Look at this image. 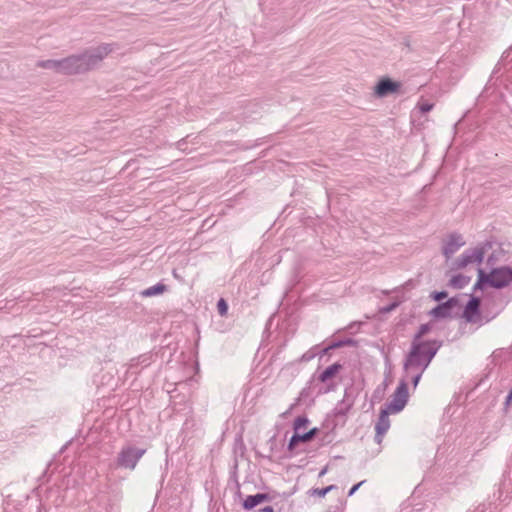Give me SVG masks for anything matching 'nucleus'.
I'll return each instance as SVG.
<instances>
[{
	"label": "nucleus",
	"mask_w": 512,
	"mask_h": 512,
	"mask_svg": "<svg viewBox=\"0 0 512 512\" xmlns=\"http://www.w3.org/2000/svg\"><path fill=\"white\" fill-rule=\"evenodd\" d=\"M116 46L115 43H103L97 47L86 49L80 54L61 59V74H81L95 68L115 50Z\"/></svg>",
	"instance_id": "f257e3e1"
},
{
	"label": "nucleus",
	"mask_w": 512,
	"mask_h": 512,
	"mask_svg": "<svg viewBox=\"0 0 512 512\" xmlns=\"http://www.w3.org/2000/svg\"><path fill=\"white\" fill-rule=\"evenodd\" d=\"M441 340H427L426 342H412L409 353L404 361V369L406 371L421 368L425 371L438 350L442 347Z\"/></svg>",
	"instance_id": "f03ea898"
},
{
	"label": "nucleus",
	"mask_w": 512,
	"mask_h": 512,
	"mask_svg": "<svg viewBox=\"0 0 512 512\" xmlns=\"http://www.w3.org/2000/svg\"><path fill=\"white\" fill-rule=\"evenodd\" d=\"M512 282V268L510 266H501L492 268L486 273L482 268L478 269L477 281L473 286V291L484 290L486 287L502 289Z\"/></svg>",
	"instance_id": "7ed1b4c3"
},
{
	"label": "nucleus",
	"mask_w": 512,
	"mask_h": 512,
	"mask_svg": "<svg viewBox=\"0 0 512 512\" xmlns=\"http://www.w3.org/2000/svg\"><path fill=\"white\" fill-rule=\"evenodd\" d=\"M145 453V448L125 445L118 452L112 466L116 469L133 471Z\"/></svg>",
	"instance_id": "20e7f679"
},
{
	"label": "nucleus",
	"mask_w": 512,
	"mask_h": 512,
	"mask_svg": "<svg viewBox=\"0 0 512 512\" xmlns=\"http://www.w3.org/2000/svg\"><path fill=\"white\" fill-rule=\"evenodd\" d=\"M492 247V243L486 241L474 248L466 249L455 261L454 268L462 269L469 264H481L488 249Z\"/></svg>",
	"instance_id": "39448f33"
},
{
	"label": "nucleus",
	"mask_w": 512,
	"mask_h": 512,
	"mask_svg": "<svg viewBox=\"0 0 512 512\" xmlns=\"http://www.w3.org/2000/svg\"><path fill=\"white\" fill-rule=\"evenodd\" d=\"M391 397V401L385 403L384 408L393 414L401 412L405 408L409 398L408 384L405 380H400Z\"/></svg>",
	"instance_id": "423d86ee"
},
{
	"label": "nucleus",
	"mask_w": 512,
	"mask_h": 512,
	"mask_svg": "<svg viewBox=\"0 0 512 512\" xmlns=\"http://www.w3.org/2000/svg\"><path fill=\"white\" fill-rule=\"evenodd\" d=\"M157 355L153 352H147L139 355L138 357L132 358L130 362L126 365V378L134 377L141 372V370L149 367L153 362H155Z\"/></svg>",
	"instance_id": "0eeeda50"
},
{
	"label": "nucleus",
	"mask_w": 512,
	"mask_h": 512,
	"mask_svg": "<svg viewBox=\"0 0 512 512\" xmlns=\"http://www.w3.org/2000/svg\"><path fill=\"white\" fill-rule=\"evenodd\" d=\"M353 405L354 399L348 395V391L346 389L343 399L339 401L333 409V416L335 418L333 420V427L345 424L346 416Z\"/></svg>",
	"instance_id": "6e6552de"
},
{
	"label": "nucleus",
	"mask_w": 512,
	"mask_h": 512,
	"mask_svg": "<svg viewBox=\"0 0 512 512\" xmlns=\"http://www.w3.org/2000/svg\"><path fill=\"white\" fill-rule=\"evenodd\" d=\"M464 245L465 241L461 234L451 233L443 243L442 253L448 260Z\"/></svg>",
	"instance_id": "1a4fd4ad"
},
{
	"label": "nucleus",
	"mask_w": 512,
	"mask_h": 512,
	"mask_svg": "<svg viewBox=\"0 0 512 512\" xmlns=\"http://www.w3.org/2000/svg\"><path fill=\"white\" fill-rule=\"evenodd\" d=\"M401 84L397 81L390 79L389 77L381 78L374 87V94L383 98L389 94H393L399 91Z\"/></svg>",
	"instance_id": "9d476101"
},
{
	"label": "nucleus",
	"mask_w": 512,
	"mask_h": 512,
	"mask_svg": "<svg viewBox=\"0 0 512 512\" xmlns=\"http://www.w3.org/2000/svg\"><path fill=\"white\" fill-rule=\"evenodd\" d=\"M391 412L384 407L381 408L378 420L375 424V437L374 440L377 444H381L383 436L390 428L389 414Z\"/></svg>",
	"instance_id": "9b49d317"
},
{
	"label": "nucleus",
	"mask_w": 512,
	"mask_h": 512,
	"mask_svg": "<svg viewBox=\"0 0 512 512\" xmlns=\"http://www.w3.org/2000/svg\"><path fill=\"white\" fill-rule=\"evenodd\" d=\"M458 305V299L451 297L445 302H441L436 305L429 314L436 319L447 318L452 315V310Z\"/></svg>",
	"instance_id": "f8f14e48"
},
{
	"label": "nucleus",
	"mask_w": 512,
	"mask_h": 512,
	"mask_svg": "<svg viewBox=\"0 0 512 512\" xmlns=\"http://www.w3.org/2000/svg\"><path fill=\"white\" fill-rule=\"evenodd\" d=\"M481 298L471 295L463 312V317L468 323H476L477 317L480 316Z\"/></svg>",
	"instance_id": "ddd939ff"
},
{
	"label": "nucleus",
	"mask_w": 512,
	"mask_h": 512,
	"mask_svg": "<svg viewBox=\"0 0 512 512\" xmlns=\"http://www.w3.org/2000/svg\"><path fill=\"white\" fill-rule=\"evenodd\" d=\"M318 431V428L314 427L305 433L294 432L288 442L287 449L293 452L299 443L311 441L318 434Z\"/></svg>",
	"instance_id": "4468645a"
},
{
	"label": "nucleus",
	"mask_w": 512,
	"mask_h": 512,
	"mask_svg": "<svg viewBox=\"0 0 512 512\" xmlns=\"http://www.w3.org/2000/svg\"><path fill=\"white\" fill-rule=\"evenodd\" d=\"M272 497L268 493H256L247 496L242 502V508L246 511H251L259 504L270 501Z\"/></svg>",
	"instance_id": "2eb2a0df"
},
{
	"label": "nucleus",
	"mask_w": 512,
	"mask_h": 512,
	"mask_svg": "<svg viewBox=\"0 0 512 512\" xmlns=\"http://www.w3.org/2000/svg\"><path fill=\"white\" fill-rule=\"evenodd\" d=\"M342 369V365L339 362L333 363L332 365L325 368L319 375L318 381L322 383H326L328 380L335 377L340 370Z\"/></svg>",
	"instance_id": "dca6fc26"
},
{
	"label": "nucleus",
	"mask_w": 512,
	"mask_h": 512,
	"mask_svg": "<svg viewBox=\"0 0 512 512\" xmlns=\"http://www.w3.org/2000/svg\"><path fill=\"white\" fill-rule=\"evenodd\" d=\"M470 281H471L470 276H466L463 274H456L450 279L449 285L455 289H462L465 286H467L470 283Z\"/></svg>",
	"instance_id": "f3484780"
},
{
	"label": "nucleus",
	"mask_w": 512,
	"mask_h": 512,
	"mask_svg": "<svg viewBox=\"0 0 512 512\" xmlns=\"http://www.w3.org/2000/svg\"><path fill=\"white\" fill-rule=\"evenodd\" d=\"M167 289V286L161 282L143 290L140 294L143 297H152L156 295H160L163 292H165Z\"/></svg>",
	"instance_id": "a211bd4d"
},
{
	"label": "nucleus",
	"mask_w": 512,
	"mask_h": 512,
	"mask_svg": "<svg viewBox=\"0 0 512 512\" xmlns=\"http://www.w3.org/2000/svg\"><path fill=\"white\" fill-rule=\"evenodd\" d=\"M37 66L41 67L43 69L53 70V71L61 74V59L60 60H54V59L41 60V61H38Z\"/></svg>",
	"instance_id": "6ab92c4d"
},
{
	"label": "nucleus",
	"mask_w": 512,
	"mask_h": 512,
	"mask_svg": "<svg viewBox=\"0 0 512 512\" xmlns=\"http://www.w3.org/2000/svg\"><path fill=\"white\" fill-rule=\"evenodd\" d=\"M345 346H350V347L356 348L359 346V342H358V340L353 339V338H344V339L332 341L330 343V348H334V349H339V348H342Z\"/></svg>",
	"instance_id": "aec40b11"
},
{
	"label": "nucleus",
	"mask_w": 512,
	"mask_h": 512,
	"mask_svg": "<svg viewBox=\"0 0 512 512\" xmlns=\"http://www.w3.org/2000/svg\"><path fill=\"white\" fill-rule=\"evenodd\" d=\"M432 325V322L421 324L418 331L415 333L412 342H426L427 340H422V337L431 331Z\"/></svg>",
	"instance_id": "412c9836"
},
{
	"label": "nucleus",
	"mask_w": 512,
	"mask_h": 512,
	"mask_svg": "<svg viewBox=\"0 0 512 512\" xmlns=\"http://www.w3.org/2000/svg\"><path fill=\"white\" fill-rule=\"evenodd\" d=\"M319 346L315 345L312 348H310L308 351H306L300 358L297 359V362H309L313 360L317 355V350Z\"/></svg>",
	"instance_id": "4be33fe9"
},
{
	"label": "nucleus",
	"mask_w": 512,
	"mask_h": 512,
	"mask_svg": "<svg viewBox=\"0 0 512 512\" xmlns=\"http://www.w3.org/2000/svg\"><path fill=\"white\" fill-rule=\"evenodd\" d=\"M309 423V419L302 415V416H298L295 420H294V424H293V429H294V432H299V430L301 428H304L308 425Z\"/></svg>",
	"instance_id": "5701e85b"
},
{
	"label": "nucleus",
	"mask_w": 512,
	"mask_h": 512,
	"mask_svg": "<svg viewBox=\"0 0 512 512\" xmlns=\"http://www.w3.org/2000/svg\"><path fill=\"white\" fill-rule=\"evenodd\" d=\"M217 310L221 316H225L228 312V303L225 299L220 298L217 302Z\"/></svg>",
	"instance_id": "b1692460"
},
{
	"label": "nucleus",
	"mask_w": 512,
	"mask_h": 512,
	"mask_svg": "<svg viewBox=\"0 0 512 512\" xmlns=\"http://www.w3.org/2000/svg\"><path fill=\"white\" fill-rule=\"evenodd\" d=\"M448 296V293L447 291L445 290H442V291H433L431 294H430V297L436 301V302H440L445 299L446 297Z\"/></svg>",
	"instance_id": "393cba45"
},
{
	"label": "nucleus",
	"mask_w": 512,
	"mask_h": 512,
	"mask_svg": "<svg viewBox=\"0 0 512 512\" xmlns=\"http://www.w3.org/2000/svg\"><path fill=\"white\" fill-rule=\"evenodd\" d=\"M398 306H399V302L394 301V302H391L388 305L382 307L380 309V312H382V313H389V312L395 310Z\"/></svg>",
	"instance_id": "a878e982"
},
{
	"label": "nucleus",
	"mask_w": 512,
	"mask_h": 512,
	"mask_svg": "<svg viewBox=\"0 0 512 512\" xmlns=\"http://www.w3.org/2000/svg\"><path fill=\"white\" fill-rule=\"evenodd\" d=\"M424 371H422L421 368H419V371L414 374L411 378V382H412V385L414 388L417 387V385L419 384L420 380H421V377H422V374H423Z\"/></svg>",
	"instance_id": "bb28decb"
},
{
	"label": "nucleus",
	"mask_w": 512,
	"mask_h": 512,
	"mask_svg": "<svg viewBox=\"0 0 512 512\" xmlns=\"http://www.w3.org/2000/svg\"><path fill=\"white\" fill-rule=\"evenodd\" d=\"M310 494L311 495H317L319 497H325L326 494H327V490L325 489V487L323 488H313L310 490Z\"/></svg>",
	"instance_id": "cd10ccee"
},
{
	"label": "nucleus",
	"mask_w": 512,
	"mask_h": 512,
	"mask_svg": "<svg viewBox=\"0 0 512 512\" xmlns=\"http://www.w3.org/2000/svg\"><path fill=\"white\" fill-rule=\"evenodd\" d=\"M433 104L429 102H424L419 105V109L422 113H427L433 109Z\"/></svg>",
	"instance_id": "c85d7f7f"
},
{
	"label": "nucleus",
	"mask_w": 512,
	"mask_h": 512,
	"mask_svg": "<svg viewBox=\"0 0 512 512\" xmlns=\"http://www.w3.org/2000/svg\"><path fill=\"white\" fill-rule=\"evenodd\" d=\"M364 483H365V480L360 481L359 483L354 484V485L350 488V490L348 491V494H347V495H348V497L353 496V495L356 493V491H357V490H358V489H359V488H360Z\"/></svg>",
	"instance_id": "c756f323"
},
{
	"label": "nucleus",
	"mask_w": 512,
	"mask_h": 512,
	"mask_svg": "<svg viewBox=\"0 0 512 512\" xmlns=\"http://www.w3.org/2000/svg\"><path fill=\"white\" fill-rule=\"evenodd\" d=\"M331 350H335L334 348H330V344H328L325 348H323L322 350L318 351L317 350V353H318V356L321 358L323 357L324 355L328 354L329 351Z\"/></svg>",
	"instance_id": "7c9ffc66"
},
{
	"label": "nucleus",
	"mask_w": 512,
	"mask_h": 512,
	"mask_svg": "<svg viewBox=\"0 0 512 512\" xmlns=\"http://www.w3.org/2000/svg\"><path fill=\"white\" fill-rule=\"evenodd\" d=\"M512 403V387L510 388L507 396H506V399H505V402H504V405H505V408H508Z\"/></svg>",
	"instance_id": "2f4dec72"
},
{
	"label": "nucleus",
	"mask_w": 512,
	"mask_h": 512,
	"mask_svg": "<svg viewBox=\"0 0 512 512\" xmlns=\"http://www.w3.org/2000/svg\"><path fill=\"white\" fill-rule=\"evenodd\" d=\"M467 512H485V506L479 505L478 507L474 509H469Z\"/></svg>",
	"instance_id": "473e14b6"
},
{
	"label": "nucleus",
	"mask_w": 512,
	"mask_h": 512,
	"mask_svg": "<svg viewBox=\"0 0 512 512\" xmlns=\"http://www.w3.org/2000/svg\"><path fill=\"white\" fill-rule=\"evenodd\" d=\"M495 264V257L493 254H491L490 256H488L487 258V265L489 266H493Z\"/></svg>",
	"instance_id": "72a5a7b5"
},
{
	"label": "nucleus",
	"mask_w": 512,
	"mask_h": 512,
	"mask_svg": "<svg viewBox=\"0 0 512 512\" xmlns=\"http://www.w3.org/2000/svg\"><path fill=\"white\" fill-rule=\"evenodd\" d=\"M258 512H274V509L272 506H266L264 508L259 509Z\"/></svg>",
	"instance_id": "f704fd0d"
},
{
	"label": "nucleus",
	"mask_w": 512,
	"mask_h": 512,
	"mask_svg": "<svg viewBox=\"0 0 512 512\" xmlns=\"http://www.w3.org/2000/svg\"><path fill=\"white\" fill-rule=\"evenodd\" d=\"M500 311H501V309H498L493 315H491L490 317H486L485 323H487L490 320H492L493 318H495L500 313Z\"/></svg>",
	"instance_id": "c9c22d12"
},
{
	"label": "nucleus",
	"mask_w": 512,
	"mask_h": 512,
	"mask_svg": "<svg viewBox=\"0 0 512 512\" xmlns=\"http://www.w3.org/2000/svg\"><path fill=\"white\" fill-rule=\"evenodd\" d=\"M328 471V466H325L320 472H319V477H322L324 476Z\"/></svg>",
	"instance_id": "e433bc0d"
},
{
	"label": "nucleus",
	"mask_w": 512,
	"mask_h": 512,
	"mask_svg": "<svg viewBox=\"0 0 512 512\" xmlns=\"http://www.w3.org/2000/svg\"><path fill=\"white\" fill-rule=\"evenodd\" d=\"M325 489L327 490V493H329L330 491L337 489V486L332 484V485L326 486Z\"/></svg>",
	"instance_id": "4c0bfd02"
},
{
	"label": "nucleus",
	"mask_w": 512,
	"mask_h": 512,
	"mask_svg": "<svg viewBox=\"0 0 512 512\" xmlns=\"http://www.w3.org/2000/svg\"><path fill=\"white\" fill-rule=\"evenodd\" d=\"M184 144H185V141H184V140L179 141V142H178V148H179L180 150H185L186 148H185V147H183V146H184Z\"/></svg>",
	"instance_id": "58836bf2"
},
{
	"label": "nucleus",
	"mask_w": 512,
	"mask_h": 512,
	"mask_svg": "<svg viewBox=\"0 0 512 512\" xmlns=\"http://www.w3.org/2000/svg\"><path fill=\"white\" fill-rule=\"evenodd\" d=\"M237 467H238V464H237V461H235V464H234V471H233V477L236 478V470H237Z\"/></svg>",
	"instance_id": "ea45409f"
},
{
	"label": "nucleus",
	"mask_w": 512,
	"mask_h": 512,
	"mask_svg": "<svg viewBox=\"0 0 512 512\" xmlns=\"http://www.w3.org/2000/svg\"><path fill=\"white\" fill-rule=\"evenodd\" d=\"M235 481H236V486H237V494H238L239 496H241V492H240V484L238 483V481H237V480H235Z\"/></svg>",
	"instance_id": "a19ab883"
},
{
	"label": "nucleus",
	"mask_w": 512,
	"mask_h": 512,
	"mask_svg": "<svg viewBox=\"0 0 512 512\" xmlns=\"http://www.w3.org/2000/svg\"><path fill=\"white\" fill-rule=\"evenodd\" d=\"M172 274H173L174 278L180 279V277L178 276L176 270H173Z\"/></svg>",
	"instance_id": "79ce46f5"
},
{
	"label": "nucleus",
	"mask_w": 512,
	"mask_h": 512,
	"mask_svg": "<svg viewBox=\"0 0 512 512\" xmlns=\"http://www.w3.org/2000/svg\"><path fill=\"white\" fill-rule=\"evenodd\" d=\"M485 310H486V304L483 307V313H485Z\"/></svg>",
	"instance_id": "37998d69"
}]
</instances>
